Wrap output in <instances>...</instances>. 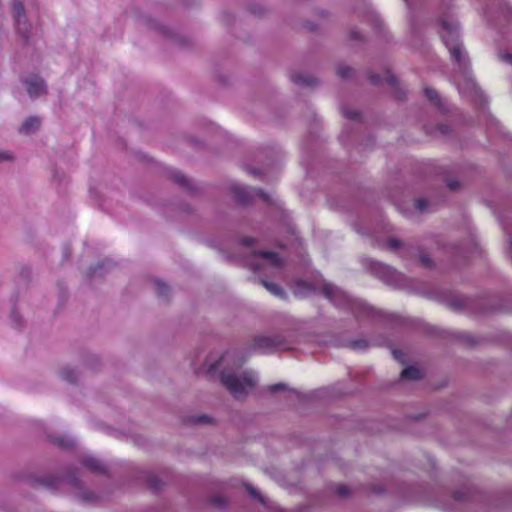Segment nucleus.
Returning <instances> with one entry per match:
<instances>
[{"label":"nucleus","mask_w":512,"mask_h":512,"mask_svg":"<svg viewBox=\"0 0 512 512\" xmlns=\"http://www.w3.org/2000/svg\"><path fill=\"white\" fill-rule=\"evenodd\" d=\"M321 293L336 307L347 309L356 317L376 318L380 312L369 306L364 301L352 298L341 288L332 283H326L321 288Z\"/></svg>","instance_id":"f257e3e1"},{"label":"nucleus","mask_w":512,"mask_h":512,"mask_svg":"<svg viewBox=\"0 0 512 512\" xmlns=\"http://www.w3.org/2000/svg\"><path fill=\"white\" fill-rule=\"evenodd\" d=\"M442 26L441 38L448 48L453 60L459 67L466 69L469 65V60L463 53L462 44L459 42V24L458 22L448 21L445 18H440L439 21Z\"/></svg>","instance_id":"f03ea898"},{"label":"nucleus","mask_w":512,"mask_h":512,"mask_svg":"<svg viewBox=\"0 0 512 512\" xmlns=\"http://www.w3.org/2000/svg\"><path fill=\"white\" fill-rule=\"evenodd\" d=\"M220 382L235 398L245 396L247 393L246 388H254L256 385V381L248 373H244L242 377H239L233 372L226 373L222 371L220 373Z\"/></svg>","instance_id":"7ed1b4c3"},{"label":"nucleus","mask_w":512,"mask_h":512,"mask_svg":"<svg viewBox=\"0 0 512 512\" xmlns=\"http://www.w3.org/2000/svg\"><path fill=\"white\" fill-rule=\"evenodd\" d=\"M290 349L289 343L282 335L275 334L271 336L258 335L252 339L249 351L272 352Z\"/></svg>","instance_id":"20e7f679"},{"label":"nucleus","mask_w":512,"mask_h":512,"mask_svg":"<svg viewBox=\"0 0 512 512\" xmlns=\"http://www.w3.org/2000/svg\"><path fill=\"white\" fill-rule=\"evenodd\" d=\"M66 480L75 489H78L77 497L90 504H97L101 501V496L91 490H83V482L78 478V468L69 466L66 468Z\"/></svg>","instance_id":"39448f33"},{"label":"nucleus","mask_w":512,"mask_h":512,"mask_svg":"<svg viewBox=\"0 0 512 512\" xmlns=\"http://www.w3.org/2000/svg\"><path fill=\"white\" fill-rule=\"evenodd\" d=\"M365 266L373 275L389 285H395L400 280L401 274L391 266L373 260H366Z\"/></svg>","instance_id":"423d86ee"},{"label":"nucleus","mask_w":512,"mask_h":512,"mask_svg":"<svg viewBox=\"0 0 512 512\" xmlns=\"http://www.w3.org/2000/svg\"><path fill=\"white\" fill-rule=\"evenodd\" d=\"M168 179L178 185L181 189L191 196H199L201 194L200 188L193 183L185 174L178 170L168 172Z\"/></svg>","instance_id":"0eeeda50"},{"label":"nucleus","mask_w":512,"mask_h":512,"mask_svg":"<svg viewBox=\"0 0 512 512\" xmlns=\"http://www.w3.org/2000/svg\"><path fill=\"white\" fill-rule=\"evenodd\" d=\"M26 91L31 98H38L48 93L46 83L39 75H32L22 80Z\"/></svg>","instance_id":"6e6552de"},{"label":"nucleus","mask_w":512,"mask_h":512,"mask_svg":"<svg viewBox=\"0 0 512 512\" xmlns=\"http://www.w3.org/2000/svg\"><path fill=\"white\" fill-rule=\"evenodd\" d=\"M231 192L234 195L235 201L240 206H248L252 204L254 199V191L252 189H247L246 187H242L236 184L231 185Z\"/></svg>","instance_id":"1a4fd4ad"},{"label":"nucleus","mask_w":512,"mask_h":512,"mask_svg":"<svg viewBox=\"0 0 512 512\" xmlns=\"http://www.w3.org/2000/svg\"><path fill=\"white\" fill-rule=\"evenodd\" d=\"M63 481V477L49 475L32 479L30 485L33 488L43 487L49 490H57Z\"/></svg>","instance_id":"9d476101"},{"label":"nucleus","mask_w":512,"mask_h":512,"mask_svg":"<svg viewBox=\"0 0 512 512\" xmlns=\"http://www.w3.org/2000/svg\"><path fill=\"white\" fill-rule=\"evenodd\" d=\"M81 464L95 474L108 475V468L97 458L92 456L84 457Z\"/></svg>","instance_id":"9b49d317"},{"label":"nucleus","mask_w":512,"mask_h":512,"mask_svg":"<svg viewBox=\"0 0 512 512\" xmlns=\"http://www.w3.org/2000/svg\"><path fill=\"white\" fill-rule=\"evenodd\" d=\"M477 488L473 485H465L463 488L453 493V499L456 502L465 503L475 499Z\"/></svg>","instance_id":"f8f14e48"},{"label":"nucleus","mask_w":512,"mask_h":512,"mask_svg":"<svg viewBox=\"0 0 512 512\" xmlns=\"http://www.w3.org/2000/svg\"><path fill=\"white\" fill-rule=\"evenodd\" d=\"M293 83L303 87H316L320 84L319 79L306 73H293L291 74Z\"/></svg>","instance_id":"ddd939ff"},{"label":"nucleus","mask_w":512,"mask_h":512,"mask_svg":"<svg viewBox=\"0 0 512 512\" xmlns=\"http://www.w3.org/2000/svg\"><path fill=\"white\" fill-rule=\"evenodd\" d=\"M386 82L393 88V96L396 100L404 101L406 99V92L400 87L399 80L395 75L389 74L386 78Z\"/></svg>","instance_id":"4468645a"},{"label":"nucleus","mask_w":512,"mask_h":512,"mask_svg":"<svg viewBox=\"0 0 512 512\" xmlns=\"http://www.w3.org/2000/svg\"><path fill=\"white\" fill-rule=\"evenodd\" d=\"M41 124V119L37 116H30L25 119L19 128V132L22 134L29 135L36 132Z\"/></svg>","instance_id":"2eb2a0df"},{"label":"nucleus","mask_w":512,"mask_h":512,"mask_svg":"<svg viewBox=\"0 0 512 512\" xmlns=\"http://www.w3.org/2000/svg\"><path fill=\"white\" fill-rule=\"evenodd\" d=\"M183 423L185 425H191V426H197V425H208L213 424L214 419L208 415H192V416H186L183 419Z\"/></svg>","instance_id":"dca6fc26"},{"label":"nucleus","mask_w":512,"mask_h":512,"mask_svg":"<svg viewBox=\"0 0 512 512\" xmlns=\"http://www.w3.org/2000/svg\"><path fill=\"white\" fill-rule=\"evenodd\" d=\"M17 32L22 36L27 43L30 34V24L28 23L26 14L23 17H14Z\"/></svg>","instance_id":"f3484780"},{"label":"nucleus","mask_w":512,"mask_h":512,"mask_svg":"<svg viewBox=\"0 0 512 512\" xmlns=\"http://www.w3.org/2000/svg\"><path fill=\"white\" fill-rule=\"evenodd\" d=\"M254 257L267 259L274 267L283 265L282 259L276 252L259 250L254 252Z\"/></svg>","instance_id":"a211bd4d"},{"label":"nucleus","mask_w":512,"mask_h":512,"mask_svg":"<svg viewBox=\"0 0 512 512\" xmlns=\"http://www.w3.org/2000/svg\"><path fill=\"white\" fill-rule=\"evenodd\" d=\"M49 441L62 450H72L74 441L65 436H48Z\"/></svg>","instance_id":"6ab92c4d"},{"label":"nucleus","mask_w":512,"mask_h":512,"mask_svg":"<svg viewBox=\"0 0 512 512\" xmlns=\"http://www.w3.org/2000/svg\"><path fill=\"white\" fill-rule=\"evenodd\" d=\"M316 291H317V287L314 284L304 281V280H298L296 282L294 294L297 296H306L308 293L316 292Z\"/></svg>","instance_id":"aec40b11"},{"label":"nucleus","mask_w":512,"mask_h":512,"mask_svg":"<svg viewBox=\"0 0 512 512\" xmlns=\"http://www.w3.org/2000/svg\"><path fill=\"white\" fill-rule=\"evenodd\" d=\"M144 480L148 485L149 489L153 492H158L163 487L164 483L162 480L154 473L146 472L144 474Z\"/></svg>","instance_id":"412c9836"},{"label":"nucleus","mask_w":512,"mask_h":512,"mask_svg":"<svg viewBox=\"0 0 512 512\" xmlns=\"http://www.w3.org/2000/svg\"><path fill=\"white\" fill-rule=\"evenodd\" d=\"M400 377L404 380L416 381L422 379L423 374L418 367L408 366L402 370Z\"/></svg>","instance_id":"4be33fe9"},{"label":"nucleus","mask_w":512,"mask_h":512,"mask_svg":"<svg viewBox=\"0 0 512 512\" xmlns=\"http://www.w3.org/2000/svg\"><path fill=\"white\" fill-rule=\"evenodd\" d=\"M107 271L105 262H99L88 269L86 277L89 281H92L95 277H103Z\"/></svg>","instance_id":"5701e85b"},{"label":"nucleus","mask_w":512,"mask_h":512,"mask_svg":"<svg viewBox=\"0 0 512 512\" xmlns=\"http://www.w3.org/2000/svg\"><path fill=\"white\" fill-rule=\"evenodd\" d=\"M261 283L267 290H269L274 295L279 296L281 298H285L286 293L283 290V288H281L278 284L269 282L265 279H261Z\"/></svg>","instance_id":"b1692460"},{"label":"nucleus","mask_w":512,"mask_h":512,"mask_svg":"<svg viewBox=\"0 0 512 512\" xmlns=\"http://www.w3.org/2000/svg\"><path fill=\"white\" fill-rule=\"evenodd\" d=\"M149 25H150V28L155 29L156 31H158L160 34H162L163 36H165L167 38L176 37V34L174 33V31L172 29H170L169 27L159 25V24L155 23L154 21H149Z\"/></svg>","instance_id":"393cba45"},{"label":"nucleus","mask_w":512,"mask_h":512,"mask_svg":"<svg viewBox=\"0 0 512 512\" xmlns=\"http://www.w3.org/2000/svg\"><path fill=\"white\" fill-rule=\"evenodd\" d=\"M355 73V70L347 65H339L336 68V74L338 77H340L342 80H348L350 79Z\"/></svg>","instance_id":"a878e982"},{"label":"nucleus","mask_w":512,"mask_h":512,"mask_svg":"<svg viewBox=\"0 0 512 512\" xmlns=\"http://www.w3.org/2000/svg\"><path fill=\"white\" fill-rule=\"evenodd\" d=\"M425 96L428 98L429 101L434 103L437 107H441L442 102L439 93L433 89V88H425L424 89Z\"/></svg>","instance_id":"bb28decb"},{"label":"nucleus","mask_w":512,"mask_h":512,"mask_svg":"<svg viewBox=\"0 0 512 512\" xmlns=\"http://www.w3.org/2000/svg\"><path fill=\"white\" fill-rule=\"evenodd\" d=\"M13 17H23L26 14L22 0H14L12 3Z\"/></svg>","instance_id":"cd10ccee"},{"label":"nucleus","mask_w":512,"mask_h":512,"mask_svg":"<svg viewBox=\"0 0 512 512\" xmlns=\"http://www.w3.org/2000/svg\"><path fill=\"white\" fill-rule=\"evenodd\" d=\"M268 391L272 394L277 393L279 391H290L292 393L298 394V391L294 388H289L285 383H276L273 385H270L268 387Z\"/></svg>","instance_id":"c85d7f7f"},{"label":"nucleus","mask_w":512,"mask_h":512,"mask_svg":"<svg viewBox=\"0 0 512 512\" xmlns=\"http://www.w3.org/2000/svg\"><path fill=\"white\" fill-rule=\"evenodd\" d=\"M246 491L249 493V495L260 502L261 504H265V498L263 495L251 484H245Z\"/></svg>","instance_id":"c756f323"},{"label":"nucleus","mask_w":512,"mask_h":512,"mask_svg":"<svg viewBox=\"0 0 512 512\" xmlns=\"http://www.w3.org/2000/svg\"><path fill=\"white\" fill-rule=\"evenodd\" d=\"M156 287H157V293L160 297L168 298L170 293V287L163 282L162 280H156L155 281Z\"/></svg>","instance_id":"7c9ffc66"},{"label":"nucleus","mask_w":512,"mask_h":512,"mask_svg":"<svg viewBox=\"0 0 512 512\" xmlns=\"http://www.w3.org/2000/svg\"><path fill=\"white\" fill-rule=\"evenodd\" d=\"M347 346L353 350H364L369 347V343L365 339L349 341Z\"/></svg>","instance_id":"2f4dec72"},{"label":"nucleus","mask_w":512,"mask_h":512,"mask_svg":"<svg viewBox=\"0 0 512 512\" xmlns=\"http://www.w3.org/2000/svg\"><path fill=\"white\" fill-rule=\"evenodd\" d=\"M457 339H458L460 342H462V343L466 344V345H467V346H469V347H474L475 345H477V344H478V341H477V340H475V339H474L470 334H468V333H459V334L457 335Z\"/></svg>","instance_id":"473e14b6"},{"label":"nucleus","mask_w":512,"mask_h":512,"mask_svg":"<svg viewBox=\"0 0 512 512\" xmlns=\"http://www.w3.org/2000/svg\"><path fill=\"white\" fill-rule=\"evenodd\" d=\"M62 374H63V378L71 383V384H76L77 383V373L75 370L73 369H70V368H64L63 371H62Z\"/></svg>","instance_id":"72a5a7b5"},{"label":"nucleus","mask_w":512,"mask_h":512,"mask_svg":"<svg viewBox=\"0 0 512 512\" xmlns=\"http://www.w3.org/2000/svg\"><path fill=\"white\" fill-rule=\"evenodd\" d=\"M386 244L388 249L391 251H397L404 246V243L401 240L394 237L388 238Z\"/></svg>","instance_id":"f704fd0d"},{"label":"nucleus","mask_w":512,"mask_h":512,"mask_svg":"<svg viewBox=\"0 0 512 512\" xmlns=\"http://www.w3.org/2000/svg\"><path fill=\"white\" fill-rule=\"evenodd\" d=\"M210 503L218 509H225L227 507V500L222 496H213L210 499Z\"/></svg>","instance_id":"c9c22d12"},{"label":"nucleus","mask_w":512,"mask_h":512,"mask_svg":"<svg viewBox=\"0 0 512 512\" xmlns=\"http://www.w3.org/2000/svg\"><path fill=\"white\" fill-rule=\"evenodd\" d=\"M253 191H254V196L255 195L258 196L266 204H268V205H272L273 204V200L271 199V197L263 189L253 188Z\"/></svg>","instance_id":"e433bc0d"},{"label":"nucleus","mask_w":512,"mask_h":512,"mask_svg":"<svg viewBox=\"0 0 512 512\" xmlns=\"http://www.w3.org/2000/svg\"><path fill=\"white\" fill-rule=\"evenodd\" d=\"M447 304L454 310H460L464 306V300L462 298L454 297L449 299Z\"/></svg>","instance_id":"4c0bfd02"},{"label":"nucleus","mask_w":512,"mask_h":512,"mask_svg":"<svg viewBox=\"0 0 512 512\" xmlns=\"http://www.w3.org/2000/svg\"><path fill=\"white\" fill-rule=\"evenodd\" d=\"M366 74L372 85L379 86L382 84L383 80L379 74H376L371 70H368Z\"/></svg>","instance_id":"58836bf2"},{"label":"nucleus","mask_w":512,"mask_h":512,"mask_svg":"<svg viewBox=\"0 0 512 512\" xmlns=\"http://www.w3.org/2000/svg\"><path fill=\"white\" fill-rule=\"evenodd\" d=\"M336 493L340 498H346L351 494V490L347 485L339 484L336 487Z\"/></svg>","instance_id":"ea45409f"},{"label":"nucleus","mask_w":512,"mask_h":512,"mask_svg":"<svg viewBox=\"0 0 512 512\" xmlns=\"http://www.w3.org/2000/svg\"><path fill=\"white\" fill-rule=\"evenodd\" d=\"M349 38L354 41L363 43L365 41L364 36L356 29H351L349 32Z\"/></svg>","instance_id":"a19ab883"},{"label":"nucleus","mask_w":512,"mask_h":512,"mask_svg":"<svg viewBox=\"0 0 512 512\" xmlns=\"http://www.w3.org/2000/svg\"><path fill=\"white\" fill-rule=\"evenodd\" d=\"M421 264L425 267V268H432L434 267V261L426 254H422L420 255V258H419Z\"/></svg>","instance_id":"79ce46f5"},{"label":"nucleus","mask_w":512,"mask_h":512,"mask_svg":"<svg viewBox=\"0 0 512 512\" xmlns=\"http://www.w3.org/2000/svg\"><path fill=\"white\" fill-rule=\"evenodd\" d=\"M415 204H416V205H415V206H416V208H417L419 211L423 212V211H425V210H426V208L428 207L429 202H428L426 199H424V198H419V199H416Z\"/></svg>","instance_id":"37998d69"},{"label":"nucleus","mask_w":512,"mask_h":512,"mask_svg":"<svg viewBox=\"0 0 512 512\" xmlns=\"http://www.w3.org/2000/svg\"><path fill=\"white\" fill-rule=\"evenodd\" d=\"M392 354H393L394 358L396 360H398L399 362H401V363L406 362V354L403 351H401L399 349H393Z\"/></svg>","instance_id":"c03bdc74"},{"label":"nucleus","mask_w":512,"mask_h":512,"mask_svg":"<svg viewBox=\"0 0 512 512\" xmlns=\"http://www.w3.org/2000/svg\"><path fill=\"white\" fill-rule=\"evenodd\" d=\"M249 11L257 16H261L264 13V8L258 4H253L249 6Z\"/></svg>","instance_id":"a18cd8bd"},{"label":"nucleus","mask_w":512,"mask_h":512,"mask_svg":"<svg viewBox=\"0 0 512 512\" xmlns=\"http://www.w3.org/2000/svg\"><path fill=\"white\" fill-rule=\"evenodd\" d=\"M345 116L352 120H357L360 117V112L356 110L345 111Z\"/></svg>","instance_id":"49530a36"},{"label":"nucleus","mask_w":512,"mask_h":512,"mask_svg":"<svg viewBox=\"0 0 512 512\" xmlns=\"http://www.w3.org/2000/svg\"><path fill=\"white\" fill-rule=\"evenodd\" d=\"M436 129L441 133V134H449L451 132V128L449 125H446V124H438L436 126Z\"/></svg>","instance_id":"de8ad7c7"},{"label":"nucleus","mask_w":512,"mask_h":512,"mask_svg":"<svg viewBox=\"0 0 512 512\" xmlns=\"http://www.w3.org/2000/svg\"><path fill=\"white\" fill-rule=\"evenodd\" d=\"M256 242V239L253 237H243L240 240V243L244 246L250 247Z\"/></svg>","instance_id":"09e8293b"},{"label":"nucleus","mask_w":512,"mask_h":512,"mask_svg":"<svg viewBox=\"0 0 512 512\" xmlns=\"http://www.w3.org/2000/svg\"><path fill=\"white\" fill-rule=\"evenodd\" d=\"M460 186H461L460 182H459V181H456V180H449V181L447 182V187H448L451 191H456Z\"/></svg>","instance_id":"8fccbe9b"},{"label":"nucleus","mask_w":512,"mask_h":512,"mask_svg":"<svg viewBox=\"0 0 512 512\" xmlns=\"http://www.w3.org/2000/svg\"><path fill=\"white\" fill-rule=\"evenodd\" d=\"M222 358H223V356H221L218 361L212 363L209 366V368L207 369V373L211 374V373L215 372L218 369V367L220 366V362L222 361Z\"/></svg>","instance_id":"3c124183"},{"label":"nucleus","mask_w":512,"mask_h":512,"mask_svg":"<svg viewBox=\"0 0 512 512\" xmlns=\"http://www.w3.org/2000/svg\"><path fill=\"white\" fill-rule=\"evenodd\" d=\"M245 169H246V171L248 173H250L253 176H261L262 175V171L259 168H253V167H250V166H246Z\"/></svg>","instance_id":"603ef678"},{"label":"nucleus","mask_w":512,"mask_h":512,"mask_svg":"<svg viewBox=\"0 0 512 512\" xmlns=\"http://www.w3.org/2000/svg\"><path fill=\"white\" fill-rule=\"evenodd\" d=\"M371 491L374 493V494H378V495H381V494H384L385 493V489L383 486L381 485H372L371 486Z\"/></svg>","instance_id":"864d4df0"},{"label":"nucleus","mask_w":512,"mask_h":512,"mask_svg":"<svg viewBox=\"0 0 512 512\" xmlns=\"http://www.w3.org/2000/svg\"><path fill=\"white\" fill-rule=\"evenodd\" d=\"M20 275H21L24 279L29 280V279H30V276H31V270H30V268H28V267H23V268L21 269Z\"/></svg>","instance_id":"5fc2aeb1"},{"label":"nucleus","mask_w":512,"mask_h":512,"mask_svg":"<svg viewBox=\"0 0 512 512\" xmlns=\"http://www.w3.org/2000/svg\"><path fill=\"white\" fill-rule=\"evenodd\" d=\"M10 159H12V156L9 153L0 151V162Z\"/></svg>","instance_id":"6e6d98bb"},{"label":"nucleus","mask_w":512,"mask_h":512,"mask_svg":"<svg viewBox=\"0 0 512 512\" xmlns=\"http://www.w3.org/2000/svg\"><path fill=\"white\" fill-rule=\"evenodd\" d=\"M12 318L19 326L22 325L21 317L15 311L12 312Z\"/></svg>","instance_id":"4d7b16f0"},{"label":"nucleus","mask_w":512,"mask_h":512,"mask_svg":"<svg viewBox=\"0 0 512 512\" xmlns=\"http://www.w3.org/2000/svg\"><path fill=\"white\" fill-rule=\"evenodd\" d=\"M501 59L506 62H512V53H504L501 55Z\"/></svg>","instance_id":"13d9d810"},{"label":"nucleus","mask_w":512,"mask_h":512,"mask_svg":"<svg viewBox=\"0 0 512 512\" xmlns=\"http://www.w3.org/2000/svg\"><path fill=\"white\" fill-rule=\"evenodd\" d=\"M425 417V414H416V415H411L409 416V418L413 421H420L421 419H423Z\"/></svg>","instance_id":"bf43d9fd"},{"label":"nucleus","mask_w":512,"mask_h":512,"mask_svg":"<svg viewBox=\"0 0 512 512\" xmlns=\"http://www.w3.org/2000/svg\"><path fill=\"white\" fill-rule=\"evenodd\" d=\"M306 27H307L310 31H315V30H316V28H317L316 24L311 23V22L307 23V24H306Z\"/></svg>","instance_id":"052dcab7"},{"label":"nucleus","mask_w":512,"mask_h":512,"mask_svg":"<svg viewBox=\"0 0 512 512\" xmlns=\"http://www.w3.org/2000/svg\"><path fill=\"white\" fill-rule=\"evenodd\" d=\"M183 211H185L186 213H192L193 212V208L190 205H185L183 207Z\"/></svg>","instance_id":"680f3d73"},{"label":"nucleus","mask_w":512,"mask_h":512,"mask_svg":"<svg viewBox=\"0 0 512 512\" xmlns=\"http://www.w3.org/2000/svg\"><path fill=\"white\" fill-rule=\"evenodd\" d=\"M224 17L226 18V22L229 24L231 22V15L228 13H225Z\"/></svg>","instance_id":"e2e57ef3"},{"label":"nucleus","mask_w":512,"mask_h":512,"mask_svg":"<svg viewBox=\"0 0 512 512\" xmlns=\"http://www.w3.org/2000/svg\"><path fill=\"white\" fill-rule=\"evenodd\" d=\"M189 142L194 145H200V142L196 141L194 138H189Z\"/></svg>","instance_id":"0e129e2a"},{"label":"nucleus","mask_w":512,"mask_h":512,"mask_svg":"<svg viewBox=\"0 0 512 512\" xmlns=\"http://www.w3.org/2000/svg\"><path fill=\"white\" fill-rule=\"evenodd\" d=\"M251 268H252L253 270H258V269H260V266H259L258 264H254V263H252V264H251Z\"/></svg>","instance_id":"69168bd1"},{"label":"nucleus","mask_w":512,"mask_h":512,"mask_svg":"<svg viewBox=\"0 0 512 512\" xmlns=\"http://www.w3.org/2000/svg\"><path fill=\"white\" fill-rule=\"evenodd\" d=\"M99 363V360L97 357H92V364H98Z\"/></svg>","instance_id":"338daca9"},{"label":"nucleus","mask_w":512,"mask_h":512,"mask_svg":"<svg viewBox=\"0 0 512 512\" xmlns=\"http://www.w3.org/2000/svg\"><path fill=\"white\" fill-rule=\"evenodd\" d=\"M510 246H511V248H512V240L510 241Z\"/></svg>","instance_id":"774afa93"}]
</instances>
